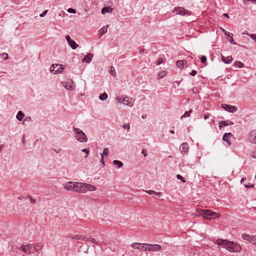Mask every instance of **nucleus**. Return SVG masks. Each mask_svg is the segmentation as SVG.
<instances>
[{
  "mask_svg": "<svg viewBox=\"0 0 256 256\" xmlns=\"http://www.w3.org/2000/svg\"><path fill=\"white\" fill-rule=\"evenodd\" d=\"M144 244L134 242L132 244V247L134 249L144 251Z\"/></svg>",
  "mask_w": 256,
  "mask_h": 256,
  "instance_id": "nucleus-18",
  "label": "nucleus"
},
{
  "mask_svg": "<svg viewBox=\"0 0 256 256\" xmlns=\"http://www.w3.org/2000/svg\"><path fill=\"white\" fill-rule=\"evenodd\" d=\"M250 156L256 159V150L252 151L250 154Z\"/></svg>",
  "mask_w": 256,
  "mask_h": 256,
  "instance_id": "nucleus-44",
  "label": "nucleus"
},
{
  "mask_svg": "<svg viewBox=\"0 0 256 256\" xmlns=\"http://www.w3.org/2000/svg\"><path fill=\"white\" fill-rule=\"evenodd\" d=\"M41 246L39 244H28L26 245H22L19 249L26 254H36L39 253L41 250Z\"/></svg>",
  "mask_w": 256,
  "mask_h": 256,
  "instance_id": "nucleus-2",
  "label": "nucleus"
},
{
  "mask_svg": "<svg viewBox=\"0 0 256 256\" xmlns=\"http://www.w3.org/2000/svg\"><path fill=\"white\" fill-rule=\"evenodd\" d=\"M93 55L91 53H88L84 57L82 58V62H83L90 63L92 61Z\"/></svg>",
  "mask_w": 256,
  "mask_h": 256,
  "instance_id": "nucleus-19",
  "label": "nucleus"
},
{
  "mask_svg": "<svg viewBox=\"0 0 256 256\" xmlns=\"http://www.w3.org/2000/svg\"><path fill=\"white\" fill-rule=\"evenodd\" d=\"M2 149V146L0 145V152L1 151Z\"/></svg>",
  "mask_w": 256,
  "mask_h": 256,
  "instance_id": "nucleus-64",
  "label": "nucleus"
},
{
  "mask_svg": "<svg viewBox=\"0 0 256 256\" xmlns=\"http://www.w3.org/2000/svg\"><path fill=\"white\" fill-rule=\"evenodd\" d=\"M147 193H148V194H156V196H160L161 195V192H156L154 190H146V191Z\"/></svg>",
  "mask_w": 256,
  "mask_h": 256,
  "instance_id": "nucleus-33",
  "label": "nucleus"
},
{
  "mask_svg": "<svg viewBox=\"0 0 256 256\" xmlns=\"http://www.w3.org/2000/svg\"><path fill=\"white\" fill-rule=\"evenodd\" d=\"M192 110H190V111H187L184 112V114L181 116V119H182L184 118L188 117L190 116V114L192 112Z\"/></svg>",
  "mask_w": 256,
  "mask_h": 256,
  "instance_id": "nucleus-35",
  "label": "nucleus"
},
{
  "mask_svg": "<svg viewBox=\"0 0 256 256\" xmlns=\"http://www.w3.org/2000/svg\"><path fill=\"white\" fill-rule=\"evenodd\" d=\"M208 118H209L208 115H205V116H204V120H207Z\"/></svg>",
  "mask_w": 256,
  "mask_h": 256,
  "instance_id": "nucleus-56",
  "label": "nucleus"
},
{
  "mask_svg": "<svg viewBox=\"0 0 256 256\" xmlns=\"http://www.w3.org/2000/svg\"><path fill=\"white\" fill-rule=\"evenodd\" d=\"M166 75V71L164 70V71H162V72H159L158 74V77L159 78H161L164 77Z\"/></svg>",
  "mask_w": 256,
  "mask_h": 256,
  "instance_id": "nucleus-34",
  "label": "nucleus"
},
{
  "mask_svg": "<svg viewBox=\"0 0 256 256\" xmlns=\"http://www.w3.org/2000/svg\"><path fill=\"white\" fill-rule=\"evenodd\" d=\"M219 128H221L223 126L234 124V122L230 120H222L219 122Z\"/></svg>",
  "mask_w": 256,
  "mask_h": 256,
  "instance_id": "nucleus-17",
  "label": "nucleus"
},
{
  "mask_svg": "<svg viewBox=\"0 0 256 256\" xmlns=\"http://www.w3.org/2000/svg\"><path fill=\"white\" fill-rule=\"evenodd\" d=\"M62 85L66 89L68 90H73V86L70 82H63Z\"/></svg>",
  "mask_w": 256,
  "mask_h": 256,
  "instance_id": "nucleus-21",
  "label": "nucleus"
},
{
  "mask_svg": "<svg viewBox=\"0 0 256 256\" xmlns=\"http://www.w3.org/2000/svg\"><path fill=\"white\" fill-rule=\"evenodd\" d=\"M100 162L102 164V165L104 164V157H103V154H101Z\"/></svg>",
  "mask_w": 256,
  "mask_h": 256,
  "instance_id": "nucleus-51",
  "label": "nucleus"
},
{
  "mask_svg": "<svg viewBox=\"0 0 256 256\" xmlns=\"http://www.w3.org/2000/svg\"><path fill=\"white\" fill-rule=\"evenodd\" d=\"M197 74V72L195 70H192L191 72L190 73V74L192 76H195Z\"/></svg>",
  "mask_w": 256,
  "mask_h": 256,
  "instance_id": "nucleus-48",
  "label": "nucleus"
},
{
  "mask_svg": "<svg viewBox=\"0 0 256 256\" xmlns=\"http://www.w3.org/2000/svg\"><path fill=\"white\" fill-rule=\"evenodd\" d=\"M249 36L256 42V34H248Z\"/></svg>",
  "mask_w": 256,
  "mask_h": 256,
  "instance_id": "nucleus-40",
  "label": "nucleus"
},
{
  "mask_svg": "<svg viewBox=\"0 0 256 256\" xmlns=\"http://www.w3.org/2000/svg\"><path fill=\"white\" fill-rule=\"evenodd\" d=\"M151 244H144V251H150Z\"/></svg>",
  "mask_w": 256,
  "mask_h": 256,
  "instance_id": "nucleus-31",
  "label": "nucleus"
},
{
  "mask_svg": "<svg viewBox=\"0 0 256 256\" xmlns=\"http://www.w3.org/2000/svg\"><path fill=\"white\" fill-rule=\"evenodd\" d=\"M201 214L202 215L204 218L209 220L220 217V214L208 210H202Z\"/></svg>",
  "mask_w": 256,
  "mask_h": 256,
  "instance_id": "nucleus-4",
  "label": "nucleus"
},
{
  "mask_svg": "<svg viewBox=\"0 0 256 256\" xmlns=\"http://www.w3.org/2000/svg\"><path fill=\"white\" fill-rule=\"evenodd\" d=\"M173 13L176 12L178 14H180L181 16L188 15L190 16L191 14V12H188L186 9L180 6H176V7L172 11Z\"/></svg>",
  "mask_w": 256,
  "mask_h": 256,
  "instance_id": "nucleus-5",
  "label": "nucleus"
},
{
  "mask_svg": "<svg viewBox=\"0 0 256 256\" xmlns=\"http://www.w3.org/2000/svg\"><path fill=\"white\" fill-rule=\"evenodd\" d=\"M2 56L4 57V60H7L8 58V54L4 52L2 54Z\"/></svg>",
  "mask_w": 256,
  "mask_h": 256,
  "instance_id": "nucleus-49",
  "label": "nucleus"
},
{
  "mask_svg": "<svg viewBox=\"0 0 256 256\" xmlns=\"http://www.w3.org/2000/svg\"><path fill=\"white\" fill-rule=\"evenodd\" d=\"M122 127L124 128V129H126L127 130V132H128L130 131V126L129 124H124V126H122Z\"/></svg>",
  "mask_w": 256,
  "mask_h": 256,
  "instance_id": "nucleus-42",
  "label": "nucleus"
},
{
  "mask_svg": "<svg viewBox=\"0 0 256 256\" xmlns=\"http://www.w3.org/2000/svg\"><path fill=\"white\" fill-rule=\"evenodd\" d=\"M63 186L64 189L67 190H74V182H68L63 184Z\"/></svg>",
  "mask_w": 256,
  "mask_h": 256,
  "instance_id": "nucleus-15",
  "label": "nucleus"
},
{
  "mask_svg": "<svg viewBox=\"0 0 256 256\" xmlns=\"http://www.w3.org/2000/svg\"><path fill=\"white\" fill-rule=\"evenodd\" d=\"M108 26L107 25L106 26H104L100 28V32L101 36L104 34L105 33H106L107 32Z\"/></svg>",
  "mask_w": 256,
  "mask_h": 256,
  "instance_id": "nucleus-32",
  "label": "nucleus"
},
{
  "mask_svg": "<svg viewBox=\"0 0 256 256\" xmlns=\"http://www.w3.org/2000/svg\"><path fill=\"white\" fill-rule=\"evenodd\" d=\"M252 186H253V185H252V184H250V185H248H248H245V187H246V188H250V187H252Z\"/></svg>",
  "mask_w": 256,
  "mask_h": 256,
  "instance_id": "nucleus-55",
  "label": "nucleus"
},
{
  "mask_svg": "<svg viewBox=\"0 0 256 256\" xmlns=\"http://www.w3.org/2000/svg\"><path fill=\"white\" fill-rule=\"evenodd\" d=\"M176 178L178 179V180H180L182 181V182H186V180L184 179V178L180 174H177L176 175Z\"/></svg>",
  "mask_w": 256,
  "mask_h": 256,
  "instance_id": "nucleus-39",
  "label": "nucleus"
},
{
  "mask_svg": "<svg viewBox=\"0 0 256 256\" xmlns=\"http://www.w3.org/2000/svg\"><path fill=\"white\" fill-rule=\"evenodd\" d=\"M117 100H118V102H122L124 104L129 106H133L134 102V99L132 98L128 97L127 96H126V97H124L123 98L122 102H121V100H120L118 98H117Z\"/></svg>",
  "mask_w": 256,
  "mask_h": 256,
  "instance_id": "nucleus-9",
  "label": "nucleus"
},
{
  "mask_svg": "<svg viewBox=\"0 0 256 256\" xmlns=\"http://www.w3.org/2000/svg\"><path fill=\"white\" fill-rule=\"evenodd\" d=\"M171 134H174V130H170V132Z\"/></svg>",
  "mask_w": 256,
  "mask_h": 256,
  "instance_id": "nucleus-62",
  "label": "nucleus"
},
{
  "mask_svg": "<svg viewBox=\"0 0 256 256\" xmlns=\"http://www.w3.org/2000/svg\"><path fill=\"white\" fill-rule=\"evenodd\" d=\"M250 1L252 2V3L256 4V0H250Z\"/></svg>",
  "mask_w": 256,
  "mask_h": 256,
  "instance_id": "nucleus-59",
  "label": "nucleus"
},
{
  "mask_svg": "<svg viewBox=\"0 0 256 256\" xmlns=\"http://www.w3.org/2000/svg\"><path fill=\"white\" fill-rule=\"evenodd\" d=\"M162 62L161 59H159L157 60L156 64L157 66L160 65Z\"/></svg>",
  "mask_w": 256,
  "mask_h": 256,
  "instance_id": "nucleus-52",
  "label": "nucleus"
},
{
  "mask_svg": "<svg viewBox=\"0 0 256 256\" xmlns=\"http://www.w3.org/2000/svg\"><path fill=\"white\" fill-rule=\"evenodd\" d=\"M146 114H145V115H143V116H142V118L143 119H144V118H146Z\"/></svg>",
  "mask_w": 256,
  "mask_h": 256,
  "instance_id": "nucleus-61",
  "label": "nucleus"
},
{
  "mask_svg": "<svg viewBox=\"0 0 256 256\" xmlns=\"http://www.w3.org/2000/svg\"><path fill=\"white\" fill-rule=\"evenodd\" d=\"M108 96L106 93L104 92L99 96V99L102 101L105 100L108 98Z\"/></svg>",
  "mask_w": 256,
  "mask_h": 256,
  "instance_id": "nucleus-30",
  "label": "nucleus"
},
{
  "mask_svg": "<svg viewBox=\"0 0 256 256\" xmlns=\"http://www.w3.org/2000/svg\"><path fill=\"white\" fill-rule=\"evenodd\" d=\"M216 244L222 246L224 248H226L230 252H237L242 250V248L239 244L233 242L228 241L226 240L218 239L216 241Z\"/></svg>",
  "mask_w": 256,
  "mask_h": 256,
  "instance_id": "nucleus-1",
  "label": "nucleus"
},
{
  "mask_svg": "<svg viewBox=\"0 0 256 256\" xmlns=\"http://www.w3.org/2000/svg\"><path fill=\"white\" fill-rule=\"evenodd\" d=\"M82 152H84L86 154L85 158H86L90 154L89 148L83 149V150H82Z\"/></svg>",
  "mask_w": 256,
  "mask_h": 256,
  "instance_id": "nucleus-38",
  "label": "nucleus"
},
{
  "mask_svg": "<svg viewBox=\"0 0 256 256\" xmlns=\"http://www.w3.org/2000/svg\"><path fill=\"white\" fill-rule=\"evenodd\" d=\"M113 164L114 166H117L118 168H122L123 166V164L122 162L118 160H114L113 161Z\"/></svg>",
  "mask_w": 256,
  "mask_h": 256,
  "instance_id": "nucleus-27",
  "label": "nucleus"
},
{
  "mask_svg": "<svg viewBox=\"0 0 256 256\" xmlns=\"http://www.w3.org/2000/svg\"><path fill=\"white\" fill-rule=\"evenodd\" d=\"M84 182H74L73 192L84 194Z\"/></svg>",
  "mask_w": 256,
  "mask_h": 256,
  "instance_id": "nucleus-8",
  "label": "nucleus"
},
{
  "mask_svg": "<svg viewBox=\"0 0 256 256\" xmlns=\"http://www.w3.org/2000/svg\"><path fill=\"white\" fill-rule=\"evenodd\" d=\"M70 238L73 240H85V237L82 235L72 236H70Z\"/></svg>",
  "mask_w": 256,
  "mask_h": 256,
  "instance_id": "nucleus-24",
  "label": "nucleus"
},
{
  "mask_svg": "<svg viewBox=\"0 0 256 256\" xmlns=\"http://www.w3.org/2000/svg\"><path fill=\"white\" fill-rule=\"evenodd\" d=\"M233 138V134L231 132L225 133L223 136L222 140L226 142L228 146L232 144L231 140Z\"/></svg>",
  "mask_w": 256,
  "mask_h": 256,
  "instance_id": "nucleus-12",
  "label": "nucleus"
},
{
  "mask_svg": "<svg viewBox=\"0 0 256 256\" xmlns=\"http://www.w3.org/2000/svg\"><path fill=\"white\" fill-rule=\"evenodd\" d=\"M112 10L113 8H112L109 7H104L102 10V14H104L107 12L112 13Z\"/></svg>",
  "mask_w": 256,
  "mask_h": 256,
  "instance_id": "nucleus-23",
  "label": "nucleus"
},
{
  "mask_svg": "<svg viewBox=\"0 0 256 256\" xmlns=\"http://www.w3.org/2000/svg\"><path fill=\"white\" fill-rule=\"evenodd\" d=\"M220 30L224 33V34L228 37L231 36L230 34H230V32L226 31L224 28H221Z\"/></svg>",
  "mask_w": 256,
  "mask_h": 256,
  "instance_id": "nucleus-36",
  "label": "nucleus"
},
{
  "mask_svg": "<svg viewBox=\"0 0 256 256\" xmlns=\"http://www.w3.org/2000/svg\"><path fill=\"white\" fill-rule=\"evenodd\" d=\"M66 38L72 50H75L78 47V44L74 40H72L69 36H66Z\"/></svg>",
  "mask_w": 256,
  "mask_h": 256,
  "instance_id": "nucleus-14",
  "label": "nucleus"
},
{
  "mask_svg": "<svg viewBox=\"0 0 256 256\" xmlns=\"http://www.w3.org/2000/svg\"><path fill=\"white\" fill-rule=\"evenodd\" d=\"M188 146L186 142L182 143L180 146V150L181 152H184V154L188 152Z\"/></svg>",
  "mask_w": 256,
  "mask_h": 256,
  "instance_id": "nucleus-16",
  "label": "nucleus"
},
{
  "mask_svg": "<svg viewBox=\"0 0 256 256\" xmlns=\"http://www.w3.org/2000/svg\"><path fill=\"white\" fill-rule=\"evenodd\" d=\"M150 251L156 252L160 250L161 246L158 244H151Z\"/></svg>",
  "mask_w": 256,
  "mask_h": 256,
  "instance_id": "nucleus-22",
  "label": "nucleus"
},
{
  "mask_svg": "<svg viewBox=\"0 0 256 256\" xmlns=\"http://www.w3.org/2000/svg\"><path fill=\"white\" fill-rule=\"evenodd\" d=\"M250 0H243V2L245 4H248Z\"/></svg>",
  "mask_w": 256,
  "mask_h": 256,
  "instance_id": "nucleus-58",
  "label": "nucleus"
},
{
  "mask_svg": "<svg viewBox=\"0 0 256 256\" xmlns=\"http://www.w3.org/2000/svg\"><path fill=\"white\" fill-rule=\"evenodd\" d=\"M64 68L61 64H53L50 67V72L54 74H60L62 73Z\"/></svg>",
  "mask_w": 256,
  "mask_h": 256,
  "instance_id": "nucleus-6",
  "label": "nucleus"
},
{
  "mask_svg": "<svg viewBox=\"0 0 256 256\" xmlns=\"http://www.w3.org/2000/svg\"><path fill=\"white\" fill-rule=\"evenodd\" d=\"M24 114L22 111H19L16 115V118L20 120L21 121L24 118Z\"/></svg>",
  "mask_w": 256,
  "mask_h": 256,
  "instance_id": "nucleus-25",
  "label": "nucleus"
},
{
  "mask_svg": "<svg viewBox=\"0 0 256 256\" xmlns=\"http://www.w3.org/2000/svg\"><path fill=\"white\" fill-rule=\"evenodd\" d=\"M26 198L24 196H20L19 197H18V200H22V199H24V198Z\"/></svg>",
  "mask_w": 256,
  "mask_h": 256,
  "instance_id": "nucleus-57",
  "label": "nucleus"
},
{
  "mask_svg": "<svg viewBox=\"0 0 256 256\" xmlns=\"http://www.w3.org/2000/svg\"><path fill=\"white\" fill-rule=\"evenodd\" d=\"M110 69H111V70H110L111 74L112 76H115L116 74V72L114 68L112 66H111Z\"/></svg>",
  "mask_w": 256,
  "mask_h": 256,
  "instance_id": "nucleus-43",
  "label": "nucleus"
},
{
  "mask_svg": "<svg viewBox=\"0 0 256 256\" xmlns=\"http://www.w3.org/2000/svg\"><path fill=\"white\" fill-rule=\"evenodd\" d=\"M230 37H231V39L230 40V43L232 44H236V43L234 41V40L232 38V36Z\"/></svg>",
  "mask_w": 256,
  "mask_h": 256,
  "instance_id": "nucleus-50",
  "label": "nucleus"
},
{
  "mask_svg": "<svg viewBox=\"0 0 256 256\" xmlns=\"http://www.w3.org/2000/svg\"><path fill=\"white\" fill-rule=\"evenodd\" d=\"M186 62L184 60H178L176 62V66L179 68H182Z\"/></svg>",
  "mask_w": 256,
  "mask_h": 256,
  "instance_id": "nucleus-29",
  "label": "nucleus"
},
{
  "mask_svg": "<svg viewBox=\"0 0 256 256\" xmlns=\"http://www.w3.org/2000/svg\"><path fill=\"white\" fill-rule=\"evenodd\" d=\"M28 198H30V202L32 204H36V199H34L30 196H28Z\"/></svg>",
  "mask_w": 256,
  "mask_h": 256,
  "instance_id": "nucleus-41",
  "label": "nucleus"
},
{
  "mask_svg": "<svg viewBox=\"0 0 256 256\" xmlns=\"http://www.w3.org/2000/svg\"><path fill=\"white\" fill-rule=\"evenodd\" d=\"M222 108L227 112L234 113L235 112L238 108L235 106H232L230 104H222Z\"/></svg>",
  "mask_w": 256,
  "mask_h": 256,
  "instance_id": "nucleus-11",
  "label": "nucleus"
},
{
  "mask_svg": "<svg viewBox=\"0 0 256 256\" xmlns=\"http://www.w3.org/2000/svg\"><path fill=\"white\" fill-rule=\"evenodd\" d=\"M248 142L253 144H256V130H250L247 136Z\"/></svg>",
  "mask_w": 256,
  "mask_h": 256,
  "instance_id": "nucleus-7",
  "label": "nucleus"
},
{
  "mask_svg": "<svg viewBox=\"0 0 256 256\" xmlns=\"http://www.w3.org/2000/svg\"><path fill=\"white\" fill-rule=\"evenodd\" d=\"M48 12V10H44L42 14H40V17L44 16L46 15V14H47Z\"/></svg>",
  "mask_w": 256,
  "mask_h": 256,
  "instance_id": "nucleus-47",
  "label": "nucleus"
},
{
  "mask_svg": "<svg viewBox=\"0 0 256 256\" xmlns=\"http://www.w3.org/2000/svg\"><path fill=\"white\" fill-rule=\"evenodd\" d=\"M96 190V187L95 186L84 182V194L86 193L88 191H95Z\"/></svg>",
  "mask_w": 256,
  "mask_h": 256,
  "instance_id": "nucleus-13",
  "label": "nucleus"
},
{
  "mask_svg": "<svg viewBox=\"0 0 256 256\" xmlns=\"http://www.w3.org/2000/svg\"><path fill=\"white\" fill-rule=\"evenodd\" d=\"M244 240L248 241L252 244H256V234L250 235L249 234H244L242 235Z\"/></svg>",
  "mask_w": 256,
  "mask_h": 256,
  "instance_id": "nucleus-10",
  "label": "nucleus"
},
{
  "mask_svg": "<svg viewBox=\"0 0 256 256\" xmlns=\"http://www.w3.org/2000/svg\"><path fill=\"white\" fill-rule=\"evenodd\" d=\"M201 62L203 64L205 63L206 61V57L204 56H202L201 58Z\"/></svg>",
  "mask_w": 256,
  "mask_h": 256,
  "instance_id": "nucleus-46",
  "label": "nucleus"
},
{
  "mask_svg": "<svg viewBox=\"0 0 256 256\" xmlns=\"http://www.w3.org/2000/svg\"><path fill=\"white\" fill-rule=\"evenodd\" d=\"M221 60L224 63L229 64L232 61V56L225 57L222 54H221Z\"/></svg>",
  "mask_w": 256,
  "mask_h": 256,
  "instance_id": "nucleus-20",
  "label": "nucleus"
},
{
  "mask_svg": "<svg viewBox=\"0 0 256 256\" xmlns=\"http://www.w3.org/2000/svg\"><path fill=\"white\" fill-rule=\"evenodd\" d=\"M224 15L225 16H226L227 18H228V14H224Z\"/></svg>",
  "mask_w": 256,
  "mask_h": 256,
  "instance_id": "nucleus-63",
  "label": "nucleus"
},
{
  "mask_svg": "<svg viewBox=\"0 0 256 256\" xmlns=\"http://www.w3.org/2000/svg\"><path fill=\"white\" fill-rule=\"evenodd\" d=\"M73 132L76 139L80 142H85L88 141V138L86 134L79 128H74Z\"/></svg>",
  "mask_w": 256,
  "mask_h": 256,
  "instance_id": "nucleus-3",
  "label": "nucleus"
},
{
  "mask_svg": "<svg viewBox=\"0 0 256 256\" xmlns=\"http://www.w3.org/2000/svg\"><path fill=\"white\" fill-rule=\"evenodd\" d=\"M234 66L238 68H242L244 66V64L240 61H236L234 63Z\"/></svg>",
  "mask_w": 256,
  "mask_h": 256,
  "instance_id": "nucleus-28",
  "label": "nucleus"
},
{
  "mask_svg": "<svg viewBox=\"0 0 256 256\" xmlns=\"http://www.w3.org/2000/svg\"><path fill=\"white\" fill-rule=\"evenodd\" d=\"M86 241V242H91L92 243H94V244H98V242L97 241L95 238H85V240Z\"/></svg>",
  "mask_w": 256,
  "mask_h": 256,
  "instance_id": "nucleus-26",
  "label": "nucleus"
},
{
  "mask_svg": "<svg viewBox=\"0 0 256 256\" xmlns=\"http://www.w3.org/2000/svg\"><path fill=\"white\" fill-rule=\"evenodd\" d=\"M142 154H144V156H147L146 152L145 150H142Z\"/></svg>",
  "mask_w": 256,
  "mask_h": 256,
  "instance_id": "nucleus-53",
  "label": "nucleus"
},
{
  "mask_svg": "<svg viewBox=\"0 0 256 256\" xmlns=\"http://www.w3.org/2000/svg\"><path fill=\"white\" fill-rule=\"evenodd\" d=\"M68 12H69V13H73V14H75L76 13V10L74 9V8H69L68 9Z\"/></svg>",
  "mask_w": 256,
  "mask_h": 256,
  "instance_id": "nucleus-45",
  "label": "nucleus"
},
{
  "mask_svg": "<svg viewBox=\"0 0 256 256\" xmlns=\"http://www.w3.org/2000/svg\"><path fill=\"white\" fill-rule=\"evenodd\" d=\"M109 152V150L108 148H104L103 150V152L101 154H103V156L104 155L106 156H108Z\"/></svg>",
  "mask_w": 256,
  "mask_h": 256,
  "instance_id": "nucleus-37",
  "label": "nucleus"
},
{
  "mask_svg": "<svg viewBox=\"0 0 256 256\" xmlns=\"http://www.w3.org/2000/svg\"><path fill=\"white\" fill-rule=\"evenodd\" d=\"M54 150V152L56 153H59L60 150H61V149L60 148H58V150Z\"/></svg>",
  "mask_w": 256,
  "mask_h": 256,
  "instance_id": "nucleus-54",
  "label": "nucleus"
},
{
  "mask_svg": "<svg viewBox=\"0 0 256 256\" xmlns=\"http://www.w3.org/2000/svg\"><path fill=\"white\" fill-rule=\"evenodd\" d=\"M246 180V178H242V180H241V181H240L241 183H242V182H244V180Z\"/></svg>",
  "mask_w": 256,
  "mask_h": 256,
  "instance_id": "nucleus-60",
  "label": "nucleus"
}]
</instances>
